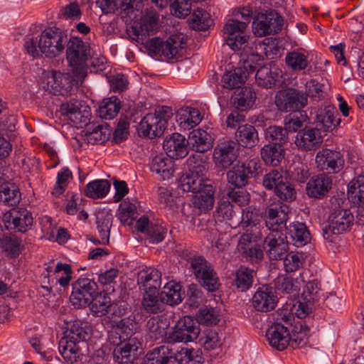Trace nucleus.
<instances>
[{
    "instance_id": "6e6552de",
    "label": "nucleus",
    "mask_w": 364,
    "mask_h": 364,
    "mask_svg": "<svg viewBox=\"0 0 364 364\" xmlns=\"http://www.w3.org/2000/svg\"><path fill=\"white\" fill-rule=\"evenodd\" d=\"M191 268L196 279L208 291H215L219 287L218 277L212 265L202 256L191 259Z\"/></svg>"
},
{
    "instance_id": "a19ab883",
    "label": "nucleus",
    "mask_w": 364,
    "mask_h": 364,
    "mask_svg": "<svg viewBox=\"0 0 364 364\" xmlns=\"http://www.w3.org/2000/svg\"><path fill=\"white\" fill-rule=\"evenodd\" d=\"M141 306L144 311L149 314H157L164 310V302L161 299V293L159 290L156 291H143Z\"/></svg>"
},
{
    "instance_id": "bf43d9fd",
    "label": "nucleus",
    "mask_w": 364,
    "mask_h": 364,
    "mask_svg": "<svg viewBox=\"0 0 364 364\" xmlns=\"http://www.w3.org/2000/svg\"><path fill=\"white\" fill-rule=\"evenodd\" d=\"M2 248L8 255L16 257L21 252V240L14 235H4L0 239Z\"/></svg>"
},
{
    "instance_id": "473e14b6",
    "label": "nucleus",
    "mask_w": 364,
    "mask_h": 364,
    "mask_svg": "<svg viewBox=\"0 0 364 364\" xmlns=\"http://www.w3.org/2000/svg\"><path fill=\"white\" fill-rule=\"evenodd\" d=\"M338 115L337 110L332 106H326L318 109L316 114V120L320 127L319 129L323 128L326 131H329L336 128L341 122Z\"/></svg>"
},
{
    "instance_id": "20e7f679",
    "label": "nucleus",
    "mask_w": 364,
    "mask_h": 364,
    "mask_svg": "<svg viewBox=\"0 0 364 364\" xmlns=\"http://www.w3.org/2000/svg\"><path fill=\"white\" fill-rule=\"evenodd\" d=\"M226 23H281L283 18L273 9L252 10L250 5L232 9L228 15Z\"/></svg>"
},
{
    "instance_id": "7c9ffc66",
    "label": "nucleus",
    "mask_w": 364,
    "mask_h": 364,
    "mask_svg": "<svg viewBox=\"0 0 364 364\" xmlns=\"http://www.w3.org/2000/svg\"><path fill=\"white\" fill-rule=\"evenodd\" d=\"M277 297L267 287L259 288L252 299L253 307L259 311L267 312L274 309Z\"/></svg>"
},
{
    "instance_id": "8fccbe9b",
    "label": "nucleus",
    "mask_w": 364,
    "mask_h": 364,
    "mask_svg": "<svg viewBox=\"0 0 364 364\" xmlns=\"http://www.w3.org/2000/svg\"><path fill=\"white\" fill-rule=\"evenodd\" d=\"M116 345L112 353L114 362L118 364L129 362L132 359V353L137 350V347L131 340Z\"/></svg>"
},
{
    "instance_id": "c756f323",
    "label": "nucleus",
    "mask_w": 364,
    "mask_h": 364,
    "mask_svg": "<svg viewBox=\"0 0 364 364\" xmlns=\"http://www.w3.org/2000/svg\"><path fill=\"white\" fill-rule=\"evenodd\" d=\"M232 275V285L239 291L245 292L252 287L256 272L250 267L241 265L233 272Z\"/></svg>"
},
{
    "instance_id": "2eb2a0df",
    "label": "nucleus",
    "mask_w": 364,
    "mask_h": 364,
    "mask_svg": "<svg viewBox=\"0 0 364 364\" xmlns=\"http://www.w3.org/2000/svg\"><path fill=\"white\" fill-rule=\"evenodd\" d=\"M279 315L281 318H278V320H282L290 326V346L294 348L305 346L309 341V328L302 321H298L292 325L291 321L294 318V314L287 309L280 311Z\"/></svg>"
},
{
    "instance_id": "2f4dec72",
    "label": "nucleus",
    "mask_w": 364,
    "mask_h": 364,
    "mask_svg": "<svg viewBox=\"0 0 364 364\" xmlns=\"http://www.w3.org/2000/svg\"><path fill=\"white\" fill-rule=\"evenodd\" d=\"M125 28L126 33L133 41H144L146 37L154 35L160 29V24H120Z\"/></svg>"
},
{
    "instance_id": "79ce46f5",
    "label": "nucleus",
    "mask_w": 364,
    "mask_h": 364,
    "mask_svg": "<svg viewBox=\"0 0 364 364\" xmlns=\"http://www.w3.org/2000/svg\"><path fill=\"white\" fill-rule=\"evenodd\" d=\"M285 150L279 145L266 144L261 149V156L267 165L277 166L284 157Z\"/></svg>"
},
{
    "instance_id": "423d86ee",
    "label": "nucleus",
    "mask_w": 364,
    "mask_h": 364,
    "mask_svg": "<svg viewBox=\"0 0 364 364\" xmlns=\"http://www.w3.org/2000/svg\"><path fill=\"white\" fill-rule=\"evenodd\" d=\"M68 42L65 31L55 26L46 28L41 33L38 48L48 58L55 57L63 52Z\"/></svg>"
},
{
    "instance_id": "c03bdc74",
    "label": "nucleus",
    "mask_w": 364,
    "mask_h": 364,
    "mask_svg": "<svg viewBox=\"0 0 364 364\" xmlns=\"http://www.w3.org/2000/svg\"><path fill=\"white\" fill-rule=\"evenodd\" d=\"M202 353L199 350L182 348L179 351L173 350V364L177 361L180 364H200L202 363Z\"/></svg>"
},
{
    "instance_id": "9b49d317",
    "label": "nucleus",
    "mask_w": 364,
    "mask_h": 364,
    "mask_svg": "<svg viewBox=\"0 0 364 364\" xmlns=\"http://www.w3.org/2000/svg\"><path fill=\"white\" fill-rule=\"evenodd\" d=\"M73 291L70 301L77 309L85 308L97 294V285L94 279L80 277L72 284Z\"/></svg>"
},
{
    "instance_id": "58836bf2",
    "label": "nucleus",
    "mask_w": 364,
    "mask_h": 364,
    "mask_svg": "<svg viewBox=\"0 0 364 364\" xmlns=\"http://www.w3.org/2000/svg\"><path fill=\"white\" fill-rule=\"evenodd\" d=\"M67 80L64 74L59 71L48 72L43 76V87L54 95L61 94Z\"/></svg>"
},
{
    "instance_id": "6ab92c4d",
    "label": "nucleus",
    "mask_w": 364,
    "mask_h": 364,
    "mask_svg": "<svg viewBox=\"0 0 364 364\" xmlns=\"http://www.w3.org/2000/svg\"><path fill=\"white\" fill-rule=\"evenodd\" d=\"M247 24H225L223 32L227 45L233 50L245 47L248 36L245 30Z\"/></svg>"
},
{
    "instance_id": "f3484780",
    "label": "nucleus",
    "mask_w": 364,
    "mask_h": 364,
    "mask_svg": "<svg viewBox=\"0 0 364 364\" xmlns=\"http://www.w3.org/2000/svg\"><path fill=\"white\" fill-rule=\"evenodd\" d=\"M66 55L71 66L82 65L90 56V46L78 37H71L68 42Z\"/></svg>"
},
{
    "instance_id": "0eeeda50",
    "label": "nucleus",
    "mask_w": 364,
    "mask_h": 364,
    "mask_svg": "<svg viewBox=\"0 0 364 364\" xmlns=\"http://www.w3.org/2000/svg\"><path fill=\"white\" fill-rule=\"evenodd\" d=\"M96 4L105 14L114 13L120 8L119 15L124 22L134 21L144 7L143 0H97Z\"/></svg>"
},
{
    "instance_id": "5701e85b",
    "label": "nucleus",
    "mask_w": 364,
    "mask_h": 364,
    "mask_svg": "<svg viewBox=\"0 0 364 364\" xmlns=\"http://www.w3.org/2000/svg\"><path fill=\"white\" fill-rule=\"evenodd\" d=\"M323 142V138L318 128L306 127L299 131L295 139L296 145L304 151L318 149Z\"/></svg>"
},
{
    "instance_id": "13d9d810",
    "label": "nucleus",
    "mask_w": 364,
    "mask_h": 364,
    "mask_svg": "<svg viewBox=\"0 0 364 364\" xmlns=\"http://www.w3.org/2000/svg\"><path fill=\"white\" fill-rule=\"evenodd\" d=\"M198 323L206 326L215 325L219 321V314L217 309L211 306L201 307L196 315Z\"/></svg>"
},
{
    "instance_id": "4468645a",
    "label": "nucleus",
    "mask_w": 364,
    "mask_h": 364,
    "mask_svg": "<svg viewBox=\"0 0 364 364\" xmlns=\"http://www.w3.org/2000/svg\"><path fill=\"white\" fill-rule=\"evenodd\" d=\"M279 313L280 311L277 312V321L268 328L266 337L272 348L282 351L290 346L291 333L289 325H287L281 319L278 320V318H281Z\"/></svg>"
},
{
    "instance_id": "a878e982",
    "label": "nucleus",
    "mask_w": 364,
    "mask_h": 364,
    "mask_svg": "<svg viewBox=\"0 0 364 364\" xmlns=\"http://www.w3.org/2000/svg\"><path fill=\"white\" fill-rule=\"evenodd\" d=\"M137 284L143 291H156L161 285V273L154 267H146L138 273Z\"/></svg>"
},
{
    "instance_id": "b1692460",
    "label": "nucleus",
    "mask_w": 364,
    "mask_h": 364,
    "mask_svg": "<svg viewBox=\"0 0 364 364\" xmlns=\"http://www.w3.org/2000/svg\"><path fill=\"white\" fill-rule=\"evenodd\" d=\"M72 270L70 264L58 263L55 268L47 267L42 273L44 279H48V284L58 283L61 287L68 286L72 278Z\"/></svg>"
},
{
    "instance_id": "39448f33",
    "label": "nucleus",
    "mask_w": 364,
    "mask_h": 364,
    "mask_svg": "<svg viewBox=\"0 0 364 364\" xmlns=\"http://www.w3.org/2000/svg\"><path fill=\"white\" fill-rule=\"evenodd\" d=\"M263 239L262 230L253 229L251 231H245L237 242V249L247 262L257 263L263 258V250L259 242Z\"/></svg>"
},
{
    "instance_id": "ea45409f",
    "label": "nucleus",
    "mask_w": 364,
    "mask_h": 364,
    "mask_svg": "<svg viewBox=\"0 0 364 364\" xmlns=\"http://www.w3.org/2000/svg\"><path fill=\"white\" fill-rule=\"evenodd\" d=\"M248 75L247 70H245L242 67H237L223 75L222 77L223 87L230 90L240 87L245 82Z\"/></svg>"
},
{
    "instance_id": "72a5a7b5",
    "label": "nucleus",
    "mask_w": 364,
    "mask_h": 364,
    "mask_svg": "<svg viewBox=\"0 0 364 364\" xmlns=\"http://www.w3.org/2000/svg\"><path fill=\"white\" fill-rule=\"evenodd\" d=\"M251 173L250 166L239 163L227 172V180L229 184L240 188L247 184Z\"/></svg>"
},
{
    "instance_id": "0e129e2a",
    "label": "nucleus",
    "mask_w": 364,
    "mask_h": 364,
    "mask_svg": "<svg viewBox=\"0 0 364 364\" xmlns=\"http://www.w3.org/2000/svg\"><path fill=\"white\" fill-rule=\"evenodd\" d=\"M85 136L90 144H102L107 139L105 129L102 125H89Z\"/></svg>"
},
{
    "instance_id": "de8ad7c7",
    "label": "nucleus",
    "mask_w": 364,
    "mask_h": 364,
    "mask_svg": "<svg viewBox=\"0 0 364 364\" xmlns=\"http://www.w3.org/2000/svg\"><path fill=\"white\" fill-rule=\"evenodd\" d=\"M90 326L80 320L75 321L67 331L66 339L74 343L85 341L90 337Z\"/></svg>"
},
{
    "instance_id": "dca6fc26",
    "label": "nucleus",
    "mask_w": 364,
    "mask_h": 364,
    "mask_svg": "<svg viewBox=\"0 0 364 364\" xmlns=\"http://www.w3.org/2000/svg\"><path fill=\"white\" fill-rule=\"evenodd\" d=\"M344 159L340 151L323 149L316 156L317 167L328 173H338L344 166Z\"/></svg>"
},
{
    "instance_id": "c9c22d12",
    "label": "nucleus",
    "mask_w": 364,
    "mask_h": 364,
    "mask_svg": "<svg viewBox=\"0 0 364 364\" xmlns=\"http://www.w3.org/2000/svg\"><path fill=\"white\" fill-rule=\"evenodd\" d=\"M238 144L246 148L255 146L259 142V136L255 127L250 124L239 126L235 133Z\"/></svg>"
},
{
    "instance_id": "e2e57ef3",
    "label": "nucleus",
    "mask_w": 364,
    "mask_h": 364,
    "mask_svg": "<svg viewBox=\"0 0 364 364\" xmlns=\"http://www.w3.org/2000/svg\"><path fill=\"white\" fill-rule=\"evenodd\" d=\"M321 297L320 284L317 279H313L306 283L301 298L308 302L318 303Z\"/></svg>"
},
{
    "instance_id": "338daca9",
    "label": "nucleus",
    "mask_w": 364,
    "mask_h": 364,
    "mask_svg": "<svg viewBox=\"0 0 364 364\" xmlns=\"http://www.w3.org/2000/svg\"><path fill=\"white\" fill-rule=\"evenodd\" d=\"M200 341L207 350L215 349L221 345L220 337L218 331L213 328L204 330Z\"/></svg>"
},
{
    "instance_id": "f8f14e48",
    "label": "nucleus",
    "mask_w": 364,
    "mask_h": 364,
    "mask_svg": "<svg viewBox=\"0 0 364 364\" xmlns=\"http://www.w3.org/2000/svg\"><path fill=\"white\" fill-rule=\"evenodd\" d=\"M200 327L191 316H184L178 321L173 330L168 334V344L180 342H192L196 340L200 334Z\"/></svg>"
},
{
    "instance_id": "052dcab7",
    "label": "nucleus",
    "mask_w": 364,
    "mask_h": 364,
    "mask_svg": "<svg viewBox=\"0 0 364 364\" xmlns=\"http://www.w3.org/2000/svg\"><path fill=\"white\" fill-rule=\"evenodd\" d=\"M240 225L245 231H251L255 228L261 230L259 215L249 208L242 210Z\"/></svg>"
},
{
    "instance_id": "1a4fd4ad",
    "label": "nucleus",
    "mask_w": 364,
    "mask_h": 364,
    "mask_svg": "<svg viewBox=\"0 0 364 364\" xmlns=\"http://www.w3.org/2000/svg\"><path fill=\"white\" fill-rule=\"evenodd\" d=\"M354 217L348 209H336L328 216V225L323 228L325 240L333 242V235L342 234L353 225Z\"/></svg>"
},
{
    "instance_id": "603ef678",
    "label": "nucleus",
    "mask_w": 364,
    "mask_h": 364,
    "mask_svg": "<svg viewBox=\"0 0 364 364\" xmlns=\"http://www.w3.org/2000/svg\"><path fill=\"white\" fill-rule=\"evenodd\" d=\"M110 183L106 179L95 180L88 183L85 188V195L90 198H102L107 196Z\"/></svg>"
},
{
    "instance_id": "4d7b16f0",
    "label": "nucleus",
    "mask_w": 364,
    "mask_h": 364,
    "mask_svg": "<svg viewBox=\"0 0 364 364\" xmlns=\"http://www.w3.org/2000/svg\"><path fill=\"white\" fill-rule=\"evenodd\" d=\"M111 305L110 298L105 295L93 296L92 301L88 304L91 311L97 316L106 314L110 310Z\"/></svg>"
},
{
    "instance_id": "4c0bfd02",
    "label": "nucleus",
    "mask_w": 364,
    "mask_h": 364,
    "mask_svg": "<svg viewBox=\"0 0 364 364\" xmlns=\"http://www.w3.org/2000/svg\"><path fill=\"white\" fill-rule=\"evenodd\" d=\"M21 200L18 187L14 183H4L0 185V203L5 205L14 206Z\"/></svg>"
},
{
    "instance_id": "a211bd4d",
    "label": "nucleus",
    "mask_w": 364,
    "mask_h": 364,
    "mask_svg": "<svg viewBox=\"0 0 364 364\" xmlns=\"http://www.w3.org/2000/svg\"><path fill=\"white\" fill-rule=\"evenodd\" d=\"M237 144L233 141H225L217 144L214 149L213 161L216 166L226 168L237 157Z\"/></svg>"
},
{
    "instance_id": "69168bd1",
    "label": "nucleus",
    "mask_w": 364,
    "mask_h": 364,
    "mask_svg": "<svg viewBox=\"0 0 364 364\" xmlns=\"http://www.w3.org/2000/svg\"><path fill=\"white\" fill-rule=\"evenodd\" d=\"M119 219L124 225H131L136 218V208L135 205L127 203L126 201L120 204Z\"/></svg>"
},
{
    "instance_id": "a18cd8bd",
    "label": "nucleus",
    "mask_w": 364,
    "mask_h": 364,
    "mask_svg": "<svg viewBox=\"0 0 364 364\" xmlns=\"http://www.w3.org/2000/svg\"><path fill=\"white\" fill-rule=\"evenodd\" d=\"M264 135L266 141L273 145L283 146L288 142V131L284 127L277 125H271L264 129Z\"/></svg>"
},
{
    "instance_id": "cd10ccee",
    "label": "nucleus",
    "mask_w": 364,
    "mask_h": 364,
    "mask_svg": "<svg viewBox=\"0 0 364 364\" xmlns=\"http://www.w3.org/2000/svg\"><path fill=\"white\" fill-rule=\"evenodd\" d=\"M139 127L143 136L151 139L161 136L166 128L164 121L152 113L147 114L141 119Z\"/></svg>"
},
{
    "instance_id": "c85d7f7f",
    "label": "nucleus",
    "mask_w": 364,
    "mask_h": 364,
    "mask_svg": "<svg viewBox=\"0 0 364 364\" xmlns=\"http://www.w3.org/2000/svg\"><path fill=\"white\" fill-rule=\"evenodd\" d=\"M150 169L152 173H156L163 180L169 179L175 171L174 163L173 159L161 153L152 158Z\"/></svg>"
},
{
    "instance_id": "680f3d73",
    "label": "nucleus",
    "mask_w": 364,
    "mask_h": 364,
    "mask_svg": "<svg viewBox=\"0 0 364 364\" xmlns=\"http://www.w3.org/2000/svg\"><path fill=\"white\" fill-rule=\"evenodd\" d=\"M76 343L66 339L65 341L61 340L59 344V351L61 355L70 363L76 362L78 358L79 352Z\"/></svg>"
},
{
    "instance_id": "f03ea898",
    "label": "nucleus",
    "mask_w": 364,
    "mask_h": 364,
    "mask_svg": "<svg viewBox=\"0 0 364 364\" xmlns=\"http://www.w3.org/2000/svg\"><path fill=\"white\" fill-rule=\"evenodd\" d=\"M289 207L282 202L271 203L265 210V225L269 230L263 247L271 260L282 259L289 250L287 237L282 232L288 220Z\"/></svg>"
},
{
    "instance_id": "ddd939ff",
    "label": "nucleus",
    "mask_w": 364,
    "mask_h": 364,
    "mask_svg": "<svg viewBox=\"0 0 364 364\" xmlns=\"http://www.w3.org/2000/svg\"><path fill=\"white\" fill-rule=\"evenodd\" d=\"M2 221L8 230L25 233L33 223L32 213L23 208H14L3 214Z\"/></svg>"
},
{
    "instance_id": "393cba45",
    "label": "nucleus",
    "mask_w": 364,
    "mask_h": 364,
    "mask_svg": "<svg viewBox=\"0 0 364 364\" xmlns=\"http://www.w3.org/2000/svg\"><path fill=\"white\" fill-rule=\"evenodd\" d=\"M332 178L324 173L312 177L306 183V194L310 198H321L331 189Z\"/></svg>"
},
{
    "instance_id": "bb28decb",
    "label": "nucleus",
    "mask_w": 364,
    "mask_h": 364,
    "mask_svg": "<svg viewBox=\"0 0 364 364\" xmlns=\"http://www.w3.org/2000/svg\"><path fill=\"white\" fill-rule=\"evenodd\" d=\"M213 139L209 133L202 129L191 131L188 136L187 144L193 151L204 153L213 146Z\"/></svg>"
},
{
    "instance_id": "6e6d98bb",
    "label": "nucleus",
    "mask_w": 364,
    "mask_h": 364,
    "mask_svg": "<svg viewBox=\"0 0 364 364\" xmlns=\"http://www.w3.org/2000/svg\"><path fill=\"white\" fill-rule=\"evenodd\" d=\"M255 92L251 87H245L235 95L234 104L237 109L244 111L255 104Z\"/></svg>"
},
{
    "instance_id": "5fc2aeb1",
    "label": "nucleus",
    "mask_w": 364,
    "mask_h": 364,
    "mask_svg": "<svg viewBox=\"0 0 364 364\" xmlns=\"http://www.w3.org/2000/svg\"><path fill=\"white\" fill-rule=\"evenodd\" d=\"M80 106L81 102L78 100H71L63 103L60 107V112L61 114L68 117L74 123L86 122L87 116L85 117L81 114Z\"/></svg>"
},
{
    "instance_id": "412c9836",
    "label": "nucleus",
    "mask_w": 364,
    "mask_h": 364,
    "mask_svg": "<svg viewBox=\"0 0 364 364\" xmlns=\"http://www.w3.org/2000/svg\"><path fill=\"white\" fill-rule=\"evenodd\" d=\"M187 139L179 133H173L164 141L163 147L168 157L173 159H181L188 154Z\"/></svg>"
},
{
    "instance_id": "09e8293b",
    "label": "nucleus",
    "mask_w": 364,
    "mask_h": 364,
    "mask_svg": "<svg viewBox=\"0 0 364 364\" xmlns=\"http://www.w3.org/2000/svg\"><path fill=\"white\" fill-rule=\"evenodd\" d=\"M285 63L294 71L304 70L309 65L308 55L301 48L289 52L285 57Z\"/></svg>"
},
{
    "instance_id": "3c124183",
    "label": "nucleus",
    "mask_w": 364,
    "mask_h": 364,
    "mask_svg": "<svg viewBox=\"0 0 364 364\" xmlns=\"http://www.w3.org/2000/svg\"><path fill=\"white\" fill-rule=\"evenodd\" d=\"M347 194L353 204L364 203V176L360 175L350 182Z\"/></svg>"
},
{
    "instance_id": "774afa93",
    "label": "nucleus",
    "mask_w": 364,
    "mask_h": 364,
    "mask_svg": "<svg viewBox=\"0 0 364 364\" xmlns=\"http://www.w3.org/2000/svg\"><path fill=\"white\" fill-rule=\"evenodd\" d=\"M235 215L234 205L230 200H222L219 202L215 216L219 220H232Z\"/></svg>"
},
{
    "instance_id": "9d476101",
    "label": "nucleus",
    "mask_w": 364,
    "mask_h": 364,
    "mask_svg": "<svg viewBox=\"0 0 364 364\" xmlns=\"http://www.w3.org/2000/svg\"><path fill=\"white\" fill-rule=\"evenodd\" d=\"M275 105L283 112H296L308 104L307 95L304 91L289 87L279 90L275 96Z\"/></svg>"
},
{
    "instance_id": "37998d69",
    "label": "nucleus",
    "mask_w": 364,
    "mask_h": 364,
    "mask_svg": "<svg viewBox=\"0 0 364 364\" xmlns=\"http://www.w3.org/2000/svg\"><path fill=\"white\" fill-rule=\"evenodd\" d=\"M289 234L294 245L302 247L311 240L310 232L307 227L302 223H294L289 225Z\"/></svg>"
},
{
    "instance_id": "f704fd0d",
    "label": "nucleus",
    "mask_w": 364,
    "mask_h": 364,
    "mask_svg": "<svg viewBox=\"0 0 364 364\" xmlns=\"http://www.w3.org/2000/svg\"><path fill=\"white\" fill-rule=\"evenodd\" d=\"M173 349L168 346H161L149 351L143 364H173Z\"/></svg>"
},
{
    "instance_id": "49530a36",
    "label": "nucleus",
    "mask_w": 364,
    "mask_h": 364,
    "mask_svg": "<svg viewBox=\"0 0 364 364\" xmlns=\"http://www.w3.org/2000/svg\"><path fill=\"white\" fill-rule=\"evenodd\" d=\"M121 109V101L116 96L103 100L98 108V113L102 119H113Z\"/></svg>"
},
{
    "instance_id": "e433bc0d",
    "label": "nucleus",
    "mask_w": 364,
    "mask_h": 364,
    "mask_svg": "<svg viewBox=\"0 0 364 364\" xmlns=\"http://www.w3.org/2000/svg\"><path fill=\"white\" fill-rule=\"evenodd\" d=\"M112 221L113 215L109 210H102L96 215L97 229L103 245L109 243Z\"/></svg>"
},
{
    "instance_id": "864d4df0",
    "label": "nucleus",
    "mask_w": 364,
    "mask_h": 364,
    "mask_svg": "<svg viewBox=\"0 0 364 364\" xmlns=\"http://www.w3.org/2000/svg\"><path fill=\"white\" fill-rule=\"evenodd\" d=\"M161 296L164 304L176 305L182 301L181 286L172 282H167L161 291Z\"/></svg>"
},
{
    "instance_id": "7ed1b4c3",
    "label": "nucleus",
    "mask_w": 364,
    "mask_h": 364,
    "mask_svg": "<svg viewBox=\"0 0 364 364\" xmlns=\"http://www.w3.org/2000/svg\"><path fill=\"white\" fill-rule=\"evenodd\" d=\"M188 37L183 33L171 35L166 41L159 37L149 39L145 46L149 52L156 55H163L167 60H171L181 55L186 48Z\"/></svg>"
},
{
    "instance_id": "aec40b11",
    "label": "nucleus",
    "mask_w": 364,
    "mask_h": 364,
    "mask_svg": "<svg viewBox=\"0 0 364 364\" xmlns=\"http://www.w3.org/2000/svg\"><path fill=\"white\" fill-rule=\"evenodd\" d=\"M168 326L169 323L163 316H151L146 321L144 326L146 338L151 341H165L166 343Z\"/></svg>"
},
{
    "instance_id": "f257e3e1",
    "label": "nucleus",
    "mask_w": 364,
    "mask_h": 364,
    "mask_svg": "<svg viewBox=\"0 0 364 364\" xmlns=\"http://www.w3.org/2000/svg\"><path fill=\"white\" fill-rule=\"evenodd\" d=\"M187 164L188 171L180 177L178 188L183 192L193 193L194 207L201 212L208 211L213 207L215 189L212 181L205 176L207 163L200 155H192L188 158Z\"/></svg>"
},
{
    "instance_id": "4be33fe9",
    "label": "nucleus",
    "mask_w": 364,
    "mask_h": 364,
    "mask_svg": "<svg viewBox=\"0 0 364 364\" xmlns=\"http://www.w3.org/2000/svg\"><path fill=\"white\" fill-rule=\"evenodd\" d=\"M282 71L275 65L259 67L255 74V81L262 87L268 89L279 85L282 82Z\"/></svg>"
}]
</instances>
